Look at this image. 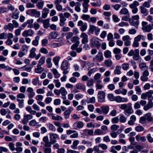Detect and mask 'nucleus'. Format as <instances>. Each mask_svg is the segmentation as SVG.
I'll return each instance as SVG.
<instances>
[{"mask_svg":"<svg viewBox=\"0 0 153 153\" xmlns=\"http://www.w3.org/2000/svg\"><path fill=\"white\" fill-rule=\"evenodd\" d=\"M148 23L145 21L142 23V29L144 32H150L153 29V24H148Z\"/></svg>","mask_w":153,"mask_h":153,"instance_id":"1","label":"nucleus"},{"mask_svg":"<svg viewBox=\"0 0 153 153\" xmlns=\"http://www.w3.org/2000/svg\"><path fill=\"white\" fill-rule=\"evenodd\" d=\"M26 13L27 14H30L32 16H34L36 18L39 17L41 15L39 11H38L35 9H32L27 10L26 11Z\"/></svg>","mask_w":153,"mask_h":153,"instance_id":"2","label":"nucleus"},{"mask_svg":"<svg viewBox=\"0 0 153 153\" xmlns=\"http://www.w3.org/2000/svg\"><path fill=\"white\" fill-rule=\"evenodd\" d=\"M77 25L78 26H80V29L82 32L85 31L87 28L88 25L87 23H84L82 20H79L78 22Z\"/></svg>","mask_w":153,"mask_h":153,"instance_id":"3","label":"nucleus"},{"mask_svg":"<svg viewBox=\"0 0 153 153\" xmlns=\"http://www.w3.org/2000/svg\"><path fill=\"white\" fill-rule=\"evenodd\" d=\"M50 138L51 140V143L52 144L56 143V138H59V136L56 133H49Z\"/></svg>","mask_w":153,"mask_h":153,"instance_id":"4","label":"nucleus"},{"mask_svg":"<svg viewBox=\"0 0 153 153\" xmlns=\"http://www.w3.org/2000/svg\"><path fill=\"white\" fill-rule=\"evenodd\" d=\"M101 40L96 37H93L91 40V45L94 47H98L100 45V42Z\"/></svg>","mask_w":153,"mask_h":153,"instance_id":"5","label":"nucleus"},{"mask_svg":"<svg viewBox=\"0 0 153 153\" xmlns=\"http://www.w3.org/2000/svg\"><path fill=\"white\" fill-rule=\"evenodd\" d=\"M34 31L31 29H29L28 30H24L22 33V36L25 37L28 36H32L34 34Z\"/></svg>","mask_w":153,"mask_h":153,"instance_id":"6","label":"nucleus"},{"mask_svg":"<svg viewBox=\"0 0 153 153\" xmlns=\"http://www.w3.org/2000/svg\"><path fill=\"white\" fill-rule=\"evenodd\" d=\"M105 93L102 91H99L97 94V98L98 101L102 102L104 101Z\"/></svg>","mask_w":153,"mask_h":153,"instance_id":"7","label":"nucleus"},{"mask_svg":"<svg viewBox=\"0 0 153 153\" xmlns=\"http://www.w3.org/2000/svg\"><path fill=\"white\" fill-rule=\"evenodd\" d=\"M149 72L147 70H145L143 72L142 75L140 76V79L142 81L146 82L148 80V76Z\"/></svg>","mask_w":153,"mask_h":153,"instance_id":"8","label":"nucleus"},{"mask_svg":"<svg viewBox=\"0 0 153 153\" xmlns=\"http://www.w3.org/2000/svg\"><path fill=\"white\" fill-rule=\"evenodd\" d=\"M128 106L126 109L124 111V114L127 116H128L130 114L133 113L134 112L131 104V103H128Z\"/></svg>","mask_w":153,"mask_h":153,"instance_id":"9","label":"nucleus"},{"mask_svg":"<svg viewBox=\"0 0 153 153\" xmlns=\"http://www.w3.org/2000/svg\"><path fill=\"white\" fill-rule=\"evenodd\" d=\"M73 110V108L71 107H69L68 109L65 110L64 112V118L65 119H67L69 118L71 113Z\"/></svg>","mask_w":153,"mask_h":153,"instance_id":"10","label":"nucleus"},{"mask_svg":"<svg viewBox=\"0 0 153 153\" xmlns=\"http://www.w3.org/2000/svg\"><path fill=\"white\" fill-rule=\"evenodd\" d=\"M80 38H82V43L83 44L87 43L88 42V36L85 33L82 32L80 35Z\"/></svg>","mask_w":153,"mask_h":153,"instance_id":"11","label":"nucleus"},{"mask_svg":"<svg viewBox=\"0 0 153 153\" xmlns=\"http://www.w3.org/2000/svg\"><path fill=\"white\" fill-rule=\"evenodd\" d=\"M90 0H83V2L82 4L83 7L82 12L84 13H86L88 11V8L89 6L88 3Z\"/></svg>","mask_w":153,"mask_h":153,"instance_id":"12","label":"nucleus"},{"mask_svg":"<svg viewBox=\"0 0 153 153\" xmlns=\"http://www.w3.org/2000/svg\"><path fill=\"white\" fill-rule=\"evenodd\" d=\"M33 116L31 114H27L25 115L23 117V119L22 120V122L23 124H26L29 120L31 119Z\"/></svg>","mask_w":153,"mask_h":153,"instance_id":"13","label":"nucleus"},{"mask_svg":"<svg viewBox=\"0 0 153 153\" xmlns=\"http://www.w3.org/2000/svg\"><path fill=\"white\" fill-rule=\"evenodd\" d=\"M61 0H56L55 1V4L56 10L58 11H63L62 6L60 4Z\"/></svg>","mask_w":153,"mask_h":153,"instance_id":"14","label":"nucleus"},{"mask_svg":"<svg viewBox=\"0 0 153 153\" xmlns=\"http://www.w3.org/2000/svg\"><path fill=\"white\" fill-rule=\"evenodd\" d=\"M60 94H61L62 95V98L63 100H65L66 99V95L68 94L67 91L66 89L64 87H62L60 89Z\"/></svg>","mask_w":153,"mask_h":153,"instance_id":"15","label":"nucleus"},{"mask_svg":"<svg viewBox=\"0 0 153 153\" xmlns=\"http://www.w3.org/2000/svg\"><path fill=\"white\" fill-rule=\"evenodd\" d=\"M153 107V102L152 100H149L147 104L145 105L143 108V110L146 111Z\"/></svg>","mask_w":153,"mask_h":153,"instance_id":"16","label":"nucleus"},{"mask_svg":"<svg viewBox=\"0 0 153 153\" xmlns=\"http://www.w3.org/2000/svg\"><path fill=\"white\" fill-rule=\"evenodd\" d=\"M19 24L18 22L15 20H13L12 23H10V30H13L14 28H16L19 27Z\"/></svg>","mask_w":153,"mask_h":153,"instance_id":"17","label":"nucleus"},{"mask_svg":"<svg viewBox=\"0 0 153 153\" xmlns=\"http://www.w3.org/2000/svg\"><path fill=\"white\" fill-rule=\"evenodd\" d=\"M43 141L45 143V147H51L52 144L50 142H49V139L48 136H45L43 138Z\"/></svg>","mask_w":153,"mask_h":153,"instance_id":"18","label":"nucleus"},{"mask_svg":"<svg viewBox=\"0 0 153 153\" xmlns=\"http://www.w3.org/2000/svg\"><path fill=\"white\" fill-rule=\"evenodd\" d=\"M94 59H95L99 62L102 61L103 59L102 53L101 52H98L97 54L94 57Z\"/></svg>","mask_w":153,"mask_h":153,"instance_id":"19","label":"nucleus"},{"mask_svg":"<svg viewBox=\"0 0 153 153\" xmlns=\"http://www.w3.org/2000/svg\"><path fill=\"white\" fill-rule=\"evenodd\" d=\"M136 140L138 142H144L146 141V138L145 136H141L139 134H137L135 136Z\"/></svg>","mask_w":153,"mask_h":153,"instance_id":"20","label":"nucleus"},{"mask_svg":"<svg viewBox=\"0 0 153 153\" xmlns=\"http://www.w3.org/2000/svg\"><path fill=\"white\" fill-rule=\"evenodd\" d=\"M129 22L130 25L135 27L136 28L138 27V25L139 24V20H134L132 19L129 20Z\"/></svg>","mask_w":153,"mask_h":153,"instance_id":"21","label":"nucleus"},{"mask_svg":"<svg viewBox=\"0 0 153 153\" xmlns=\"http://www.w3.org/2000/svg\"><path fill=\"white\" fill-rule=\"evenodd\" d=\"M50 10L47 8H45L43 10L42 12V17L43 18L45 19L46 18L48 14L49 13Z\"/></svg>","mask_w":153,"mask_h":153,"instance_id":"22","label":"nucleus"},{"mask_svg":"<svg viewBox=\"0 0 153 153\" xmlns=\"http://www.w3.org/2000/svg\"><path fill=\"white\" fill-rule=\"evenodd\" d=\"M58 34L57 32L53 31L49 33L48 37L49 39H56L58 36Z\"/></svg>","mask_w":153,"mask_h":153,"instance_id":"23","label":"nucleus"},{"mask_svg":"<svg viewBox=\"0 0 153 153\" xmlns=\"http://www.w3.org/2000/svg\"><path fill=\"white\" fill-rule=\"evenodd\" d=\"M19 11L17 9L13 11L11 14V17L12 18L17 19L19 17Z\"/></svg>","mask_w":153,"mask_h":153,"instance_id":"24","label":"nucleus"},{"mask_svg":"<svg viewBox=\"0 0 153 153\" xmlns=\"http://www.w3.org/2000/svg\"><path fill=\"white\" fill-rule=\"evenodd\" d=\"M44 70V68L41 67V66L37 65V68L35 69V73L38 74H41Z\"/></svg>","mask_w":153,"mask_h":153,"instance_id":"25","label":"nucleus"},{"mask_svg":"<svg viewBox=\"0 0 153 153\" xmlns=\"http://www.w3.org/2000/svg\"><path fill=\"white\" fill-rule=\"evenodd\" d=\"M50 19H48L44 20L42 22V23L43 25V27L47 29L50 26L49 24Z\"/></svg>","mask_w":153,"mask_h":153,"instance_id":"26","label":"nucleus"},{"mask_svg":"<svg viewBox=\"0 0 153 153\" xmlns=\"http://www.w3.org/2000/svg\"><path fill=\"white\" fill-rule=\"evenodd\" d=\"M36 50V48H32L30 50V53L29 55V57L31 58H35L36 53L35 51Z\"/></svg>","mask_w":153,"mask_h":153,"instance_id":"27","label":"nucleus"},{"mask_svg":"<svg viewBox=\"0 0 153 153\" xmlns=\"http://www.w3.org/2000/svg\"><path fill=\"white\" fill-rule=\"evenodd\" d=\"M147 97L149 100H153V97L152 95L153 94L152 90H150L149 91L146 92Z\"/></svg>","mask_w":153,"mask_h":153,"instance_id":"28","label":"nucleus"},{"mask_svg":"<svg viewBox=\"0 0 153 153\" xmlns=\"http://www.w3.org/2000/svg\"><path fill=\"white\" fill-rule=\"evenodd\" d=\"M61 68L62 70H63V69H68V62L67 60H64L62 62Z\"/></svg>","mask_w":153,"mask_h":153,"instance_id":"29","label":"nucleus"},{"mask_svg":"<svg viewBox=\"0 0 153 153\" xmlns=\"http://www.w3.org/2000/svg\"><path fill=\"white\" fill-rule=\"evenodd\" d=\"M98 70V68L97 67L91 69H88V71L87 74L89 76H90L92 74L94 73L97 71Z\"/></svg>","mask_w":153,"mask_h":153,"instance_id":"30","label":"nucleus"},{"mask_svg":"<svg viewBox=\"0 0 153 153\" xmlns=\"http://www.w3.org/2000/svg\"><path fill=\"white\" fill-rule=\"evenodd\" d=\"M97 27L93 25H90L89 26V29L88 31V34H93L94 33V32H95Z\"/></svg>","mask_w":153,"mask_h":153,"instance_id":"31","label":"nucleus"},{"mask_svg":"<svg viewBox=\"0 0 153 153\" xmlns=\"http://www.w3.org/2000/svg\"><path fill=\"white\" fill-rule=\"evenodd\" d=\"M140 10L141 13L143 14L144 16H146L148 15V12L147 10L144 6H141L140 7Z\"/></svg>","mask_w":153,"mask_h":153,"instance_id":"32","label":"nucleus"},{"mask_svg":"<svg viewBox=\"0 0 153 153\" xmlns=\"http://www.w3.org/2000/svg\"><path fill=\"white\" fill-rule=\"evenodd\" d=\"M145 36L140 34L137 35V36L135 37L134 39V40L138 42L140 41L141 39H142V40H145Z\"/></svg>","mask_w":153,"mask_h":153,"instance_id":"33","label":"nucleus"},{"mask_svg":"<svg viewBox=\"0 0 153 153\" xmlns=\"http://www.w3.org/2000/svg\"><path fill=\"white\" fill-rule=\"evenodd\" d=\"M135 130L136 131L138 132L143 131L144 132H145V129L142 126L139 125L136 126L135 128Z\"/></svg>","mask_w":153,"mask_h":153,"instance_id":"34","label":"nucleus"},{"mask_svg":"<svg viewBox=\"0 0 153 153\" xmlns=\"http://www.w3.org/2000/svg\"><path fill=\"white\" fill-rule=\"evenodd\" d=\"M50 114L51 116L52 119L53 120L59 121L61 120H62V117L59 115H56L55 116L53 114Z\"/></svg>","mask_w":153,"mask_h":153,"instance_id":"35","label":"nucleus"},{"mask_svg":"<svg viewBox=\"0 0 153 153\" xmlns=\"http://www.w3.org/2000/svg\"><path fill=\"white\" fill-rule=\"evenodd\" d=\"M101 76V74L99 73H97L94 76V79L95 80L97 83H100L102 81L99 79L100 78Z\"/></svg>","mask_w":153,"mask_h":153,"instance_id":"36","label":"nucleus"},{"mask_svg":"<svg viewBox=\"0 0 153 153\" xmlns=\"http://www.w3.org/2000/svg\"><path fill=\"white\" fill-rule=\"evenodd\" d=\"M94 131L92 129H85L83 130V133L86 135H91L93 134Z\"/></svg>","mask_w":153,"mask_h":153,"instance_id":"37","label":"nucleus"},{"mask_svg":"<svg viewBox=\"0 0 153 153\" xmlns=\"http://www.w3.org/2000/svg\"><path fill=\"white\" fill-rule=\"evenodd\" d=\"M105 57L106 58H112L111 53L108 50L105 51L104 53Z\"/></svg>","mask_w":153,"mask_h":153,"instance_id":"38","label":"nucleus"},{"mask_svg":"<svg viewBox=\"0 0 153 153\" xmlns=\"http://www.w3.org/2000/svg\"><path fill=\"white\" fill-rule=\"evenodd\" d=\"M145 117L148 122L153 121V118L152 116L151 113H148L145 114Z\"/></svg>","mask_w":153,"mask_h":153,"instance_id":"39","label":"nucleus"},{"mask_svg":"<svg viewBox=\"0 0 153 153\" xmlns=\"http://www.w3.org/2000/svg\"><path fill=\"white\" fill-rule=\"evenodd\" d=\"M44 4V1L40 0L36 4V6L39 9L42 10Z\"/></svg>","mask_w":153,"mask_h":153,"instance_id":"40","label":"nucleus"},{"mask_svg":"<svg viewBox=\"0 0 153 153\" xmlns=\"http://www.w3.org/2000/svg\"><path fill=\"white\" fill-rule=\"evenodd\" d=\"M139 5V3L138 1H134L133 2L130 4L129 5V7L130 8H137V6Z\"/></svg>","mask_w":153,"mask_h":153,"instance_id":"41","label":"nucleus"},{"mask_svg":"<svg viewBox=\"0 0 153 153\" xmlns=\"http://www.w3.org/2000/svg\"><path fill=\"white\" fill-rule=\"evenodd\" d=\"M40 37L39 36L35 37V39L32 42V45L34 46H37L39 44Z\"/></svg>","mask_w":153,"mask_h":153,"instance_id":"42","label":"nucleus"},{"mask_svg":"<svg viewBox=\"0 0 153 153\" xmlns=\"http://www.w3.org/2000/svg\"><path fill=\"white\" fill-rule=\"evenodd\" d=\"M76 86L77 89H81L83 91H85L86 90L85 85H82L80 83H78L76 84Z\"/></svg>","mask_w":153,"mask_h":153,"instance_id":"43","label":"nucleus"},{"mask_svg":"<svg viewBox=\"0 0 153 153\" xmlns=\"http://www.w3.org/2000/svg\"><path fill=\"white\" fill-rule=\"evenodd\" d=\"M101 108L103 113L105 114H107L109 112V108L108 106H102Z\"/></svg>","mask_w":153,"mask_h":153,"instance_id":"44","label":"nucleus"},{"mask_svg":"<svg viewBox=\"0 0 153 153\" xmlns=\"http://www.w3.org/2000/svg\"><path fill=\"white\" fill-rule=\"evenodd\" d=\"M127 119L123 114H121L120 115L119 121L120 123H124L126 122Z\"/></svg>","mask_w":153,"mask_h":153,"instance_id":"45","label":"nucleus"},{"mask_svg":"<svg viewBox=\"0 0 153 153\" xmlns=\"http://www.w3.org/2000/svg\"><path fill=\"white\" fill-rule=\"evenodd\" d=\"M147 120L144 116L141 117L140 119L139 122L142 125H146L147 124Z\"/></svg>","mask_w":153,"mask_h":153,"instance_id":"46","label":"nucleus"},{"mask_svg":"<svg viewBox=\"0 0 153 153\" xmlns=\"http://www.w3.org/2000/svg\"><path fill=\"white\" fill-rule=\"evenodd\" d=\"M47 126L49 129L53 132H55L56 131V128L55 126L51 123H49L47 124Z\"/></svg>","mask_w":153,"mask_h":153,"instance_id":"47","label":"nucleus"},{"mask_svg":"<svg viewBox=\"0 0 153 153\" xmlns=\"http://www.w3.org/2000/svg\"><path fill=\"white\" fill-rule=\"evenodd\" d=\"M121 67L120 65H117L114 71V73L115 74L119 75L121 74L120 71Z\"/></svg>","mask_w":153,"mask_h":153,"instance_id":"48","label":"nucleus"},{"mask_svg":"<svg viewBox=\"0 0 153 153\" xmlns=\"http://www.w3.org/2000/svg\"><path fill=\"white\" fill-rule=\"evenodd\" d=\"M76 126L77 127L79 128H82L84 126V124L83 122L81 121H78L75 123L74 124V126Z\"/></svg>","mask_w":153,"mask_h":153,"instance_id":"49","label":"nucleus"},{"mask_svg":"<svg viewBox=\"0 0 153 153\" xmlns=\"http://www.w3.org/2000/svg\"><path fill=\"white\" fill-rule=\"evenodd\" d=\"M17 100L18 101L19 104V108H22L24 107V100L23 99L20 100L19 99H17Z\"/></svg>","mask_w":153,"mask_h":153,"instance_id":"50","label":"nucleus"},{"mask_svg":"<svg viewBox=\"0 0 153 153\" xmlns=\"http://www.w3.org/2000/svg\"><path fill=\"white\" fill-rule=\"evenodd\" d=\"M104 63L106 66L109 67L111 66L112 64V62L110 59H107L105 60Z\"/></svg>","mask_w":153,"mask_h":153,"instance_id":"51","label":"nucleus"},{"mask_svg":"<svg viewBox=\"0 0 153 153\" xmlns=\"http://www.w3.org/2000/svg\"><path fill=\"white\" fill-rule=\"evenodd\" d=\"M60 59V57L58 56H56L53 58V60L56 65L57 66L58 65Z\"/></svg>","mask_w":153,"mask_h":153,"instance_id":"52","label":"nucleus"},{"mask_svg":"<svg viewBox=\"0 0 153 153\" xmlns=\"http://www.w3.org/2000/svg\"><path fill=\"white\" fill-rule=\"evenodd\" d=\"M52 71L54 75L55 78H58L60 76V75L59 74L56 68H53L52 70Z\"/></svg>","mask_w":153,"mask_h":153,"instance_id":"53","label":"nucleus"},{"mask_svg":"<svg viewBox=\"0 0 153 153\" xmlns=\"http://www.w3.org/2000/svg\"><path fill=\"white\" fill-rule=\"evenodd\" d=\"M151 1L152 0H148L147 1H145L143 4L142 6L145 7L149 8L150 7V3Z\"/></svg>","mask_w":153,"mask_h":153,"instance_id":"54","label":"nucleus"},{"mask_svg":"<svg viewBox=\"0 0 153 153\" xmlns=\"http://www.w3.org/2000/svg\"><path fill=\"white\" fill-rule=\"evenodd\" d=\"M45 57L44 56L41 57L38 62L37 65L41 66L43 65L45 62Z\"/></svg>","mask_w":153,"mask_h":153,"instance_id":"55","label":"nucleus"},{"mask_svg":"<svg viewBox=\"0 0 153 153\" xmlns=\"http://www.w3.org/2000/svg\"><path fill=\"white\" fill-rule=\"evenodd\" d=\"M139 67L141 69H145L148 68V67L147 66L146 63L140 62L139 64Z\"/></svg>","mask_w":153,"mask_h":153,"instance_id":"56","label":"nucleus"},{"mask_svg":"<svg viewBox=\"0 0 153 153\" xmlns=\"http://www.w3.org/2000/svg\"><path fill=\"white\" fill-rule=\"evenodd\" d=\"M79 141L76 140L73 142V144L71 146V148L74 149H77V146L79 144Z\"/></svg>","mask_w":153,"mask_h":153,"instance_id":"57","label":"nucleus"},{"mask_svg":"<svg viewBox=\"0 0 153 153\" xmlns=\"http://www.w3.org/2000/svg\"><path fill=\"white\" fill-rule=\"evenodd\" d=\"M128 13L129 12L128 10L126 8H122L120 12V14L124 15L129 14Z\"/></svg>","mask_w":153,"mask_h":153,"instance_id":"58","label":"nucleus"},{"mask_svg":"<svg viewBox=\"0 0 153 153\" xmlns=\"http://www.w3.org/2000/svg\"><path fill=\"white\" fill-rule=\"evenodd\" d=\"M99 147L98 146H97L94 147L93 149L95 151L94 153H103L104 151L100 150Z\"/></svg>","mask_w":153,"mask_h":153,"instance_id":"59","label":"nucleus"},{"mask_svg":"<svg viewBox=\"0 0 153 153\" xmlns=\"http://www.w3.org/2000/svg\"><path fill=\"white\" fill-rule=\"evenodd\" d=\"M46 62L48 64V68H50L52 67V64L51 62V58H47L46 60Z\"/></svg>","mask_w":153,"mask_h":153,"instance_id":"60","label":"nucleus"},{"mask_svg":"<svg viewBox=\"0 0 153 153\" xmlns=\"http://www.w3.org/2000/svg\"><path fill=\"white\" fill-rule=\"evenodd\" d=\"M39 82V80L38 77H36V78L33 79L32 80V83L35 86H36Z\"/></svg>","mask_w":153,"mask_h":153,"instance_id":"61","label":"nucleus"},{"mask_svg":"<svg viewBox=\"0 0 153 153\" xmlns=\"http://www.w3.org/2000/svg\"><path fill=\"white\" fill-rule=\"evenodd\" d=\"M10 7L8 6V8L6 7H0V13H2L4 12H6L9 11Z\"/></svg>","mask_w":153,"mask_h":153,"instance_id":"62","label":"nucleus"},{"mask_svg":"<svg viewBox=\"0 0 153 153\" xmlns=\"http://www.w3.org/2000/svg\"><path fill=\"white\" fill-rule=\"evenodd\" d=\"M53 82L55 83V86L57 88H59L61 85V83L58 79H54Z\"/></svg>","mask_w":153,"mask_h":153,"instance_id":"63","label":"nucleus"},{"mask_svg":"<svg viewBox=\"0 0 153 153\" xmlns=\"http://www.w3.org/2000/svg\"><path fill=\"white\" fill-rule=\"evenodd\" d=\"M119 121V118L118 117H115L111 119V122L112 124L117 123Z\"/></svg>","mask_w":153,"mask_h":153,"instance_id":"64","label":"nucleus"}]
</instances>
